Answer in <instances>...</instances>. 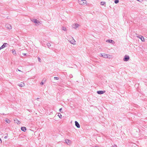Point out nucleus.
Wrapping results in <instances>:
<instances>
[{"instance_id": "nucleus-1", "label": "nucleus", "mask_w": 147, "mask_h": 147, "mask_svg": "<svg viewBox=\"0 0 147 147\" xmlns=\"http://www.w3.org/2000/svg\"><path fill=\"white\" fill-rule=\"evenodd\" d=\"M79 26V25L77 23H74L72 25V26L73 28L76 29Z\"/></svg>"}, {"instance_id": "nucleus-2", "label": "nucleus", "mask_w": 147, "mask_h": 147, "mask_svg": "<svg viewBox=\"0 0 147 147\" xmlns=\"http://www.w3.org/2000/svg\"><path fill=\"white\" fill-rule=\"evenodd\" d=\"M5 27L7 28L9 30H11L12 28L11 26L9 24H6L5 25Z\"/></svg>"}, {"instance_id": "nucleus-3", "label": "nucleus", "mask_w": 147, "mask_h": 147, "mask_svg": "<svg viewBox=\"0 0 147 147\" xmlns=\"http://www.w3.org/2000/svg\"><path fill=\"white\" fill-rule=\"evenodd\" d=\"M129 56L125 55V56L123 60L124 61H127L129 60Z\"/></svg>"}, {"instance_id": "nucleus-4", "label": "nucleus", "mask_w": 147, "mask_h": 147, "mask_svg": "<svg viewBox=\"0 0 147 147\" xmlns=\"http://www.w3.org/2000/svg\"><path fill=\"white\" fill-rule=\"evenodd\" d=\"M65 142L68 145H70L71 143V141L68 139L65 140Z\"/></svg>"}, {"instance_id": "nucleus-5", "label": "nucleus", "mask_w": 147, "mask_h": 147, "mask_svg": "<svg viewBox=\"0 0 147 147\" xmlns=\"http://www.w3.org/2000/svg\"><path fill=\"white\" fill-rule=\"evenodd\" d=\"M75 125L78 127V128H79L80 127V125L79 123L76 121H75Z\"/></svg>"}, {"instance_id": "nucleus-6", "label": "nucleus", "mask_w": 147, "mask_h": 147, "mask_svg": "<svg viewBox=\"0 0 147 147\" xmlns=\"http://www.w3.org/2000/svg\"><path fill=\"white\" fill-rule=\"evenodd\" d=\"M31 21L35 23H40V22L36 19H33L31 20Z\"/></svg>"}, {"instance_id": "nucleus-7", "label": "nucleus", "mask_w": 147, "mask_h": 147, "mask_svg": "<svg viewBox=\"0 0 147 147\" xmlns=\"http://www.w3.org/2000/svg\"><path fill=\"white\" fill-rule=\"evenodd\" d=\"M137 37L140 39L142 41H144V39L143 37L142 36H138Z\"/></svg>"}, {"instance_id": "nucleus-8", "label": "nucleus", "mask_w": 147, "mask_h": 147, "mask_svg": "<svg viewBox=\"0 0 147 147\" xmlns=\"http://www.w3.org/2000/svg\"><path fill=\"white\" fill-rule=\"evenodd\" d=\"M97 93L98 94H102L105 92V91H98L97 92Z\"/></svg>"}, {"instance_id": "nucleus-9", "label": "nucleus", "mask_w": 147, "mask_h": 147, "mask_svg": "<svg viewBox=\"0 0 147 147\" xmlns=\"http://www.w3.org/2000/svg\"><path fill=\"white\" fill-rule=\"evenodd\" d=\"M8 44H7V43H4L3 45H2V46L1 47V49H3L5 47H7V45H8Z\"/></svg>"}, {"instance_id": "nucleus-10", "label": "nucleus", "mask_w": 147, "mask_h": 147, "mask_svg": "<svg viewBox=\"0 0 147 147\" xmlns=\"http://www.w3.org/2000/svg\"><path fill=\"white\" fill-rule=\"evenodd\" d=\"M106 42L112 43L113 44L115 43L114 41L112 40H106Z\"/></svg>"}, {"instance_id": "nucleus-11", "label": "nucleus", "mask_w": 147, "mask_h": 147, "mask_svg": "<svg viewBox=\"0 0 147 147\" xmlns=\"http://www.w3.org/2000/svg\"><path fill=\"white\" fill-rule=\"evenodd\" d=\"M84 0H78V1L79 4L81 5H84L83 1Z\"/></svg>"}, {"instance_id": "nucleus-12", "label": "nucleus", "mask_w": 147, "mask_h": 147, "mask_svg": "<svg viewBox=\"0 0 147 147\" xmlns=\"http://www.w3.org/2000/svg\"><path fill=\"white\" fill-rule=\"evenodd\" d=\"M18 85L20 87H22L25 86V84L23 82H21L20 84H19Z\"/></svg>"}, {"instance_id": "nucleus-13", "label": "nucleus", "mask_w": 147, "mask_h": 147, "mask_svg": "<svg viewBox=\"0 0 147 147\" xmlns=\"http://www.w3.org/2000/svg\"><path fill=\"white\" fill-rule=\"evenodd\" d=\"M21 130L22 131L25 132L26 130V127H21Z\"/></svg>"}, {"instance_id": "nucleus-14", "label": "nucleus", "mask_w": 147, "mask_h": 147, "mask_svg": "<svg viewBox=\"0 0 147 147\" xmlns=\"http://www.w3.org/2000/svg\"><path fill=\"white\" fill-rule=\"evenodd\" d=\"M72 40L70 41V42L71 43V44H75L74 43L75 42V40L73 38H72Z\"/></svg>"}, {"instance_id": "nucleus-15", "label": "nucleus", "mask_w": 147, "mask_h": 147, "mask_svg": "<svg viewBox=\"0 0 147 147\" xmlns=\"http://www.w3.org/2000/svg\"><path fill=\"white\" fill-rule=\"evenodd\" d=\"M103 57L105 58H108V55L103 53Z\"/></svg>"}, {"instance_id": "nucleus-16", "label": "nucleus", "mask_w": 147, "mask_h": 147, "mask_svg": "<svg viewBox=\"0 0 147 147\" xmlns=\"http://www.w3.org/2000/svg\"><path fill=\"white\" fill-rule=\"evenodd\" d=\"M5 121H6L7 123H9L10 122V121L8 119H7L5 120Z\"/></svg>"}, {"instance_id": "nucleus-17", "label": "nucleus", "mask_w": 147, "mask_h": 147, "mask_svg": "<svg viewBox=\"0 0 147 147\" xmlns=\"http://www.w3.org/2000/svg\"><path fill=\"white\" fill-rule=\"evenodd\" d=\"M12 53L14 55L16 54V52L15 51V50H14V49L12 50Z\"/></svg>"}, {"instance_id": "nucleus-18", "label": "nucleus", "mask_w": 147, "mask_h": 147, "mask_svg": "<svg viewBox=\"0 0 147 147\" xmlns=\"http://www.w3.org/2000/svg\"><path fill=\"white\" fill-rule=\"evenodd\" d=\"M105 3H106L105 2L102 1L100 2V5H104Z\"/></svg>"}, {"instance_id": "nucleus-19", "label": "nucleus", "mask_w": 147, "mask_h": 147, "mask_svg": "<svg viewBox=\"0 0 147 147\" xmlns=\"http://www.w3.org/2000/svg\"><path fill=\"white\" fill-rule=\"evenodd\" d=\"M15 121L16 123H17V124H20V122L17 119H16V120H15Z\"/></svg>"}, {"instance_id": "nucleus-20", "label": "nucleus", "mask_w": 147, "mask_h": 147, "mask_svg": "<svg viewBox=\"0 0 147 147\" xmlns=\"http://www.w3.org/2000/svg\"><path fill=\"white\" fill-rule=\"evenodd\" d=\"M62 30L65 31H67V29L65 27H62Z\"/></svg>"}, {"instance_id": "nucleus-21", "label": "nucleus", "mask_w": 147, "mask_h": 147, "mask_svg": "<svg viewBox=\"0 0 147 147\" xmlns=\"http://www.w3.org/2000/svg\"><path fill=\"white\" fill-rule=\"evenodd\" d=\"M47 45L48 47H49L51 46V44L49 43H47Z\"/></svg>"}, {"instance_id": "nucleus-22", "label": "nucleus", "mask_w": 147, "mask_h": 147, "mask_svg": "<svg viewBox=\"0 0 147 147\" xmlns=\"http://www.w3.org/2000/svg\"><path fill=\"white\" fill-rule=\"evenodd\" d=\"M119 2V0H115L114 1L115 3L116 4L118 3Z\"/></svg>"}, {"instance_id": "nucleus-23", "label": "nucleus", "mask_w": 147, "mask_h": 147, "mask_svg": "<svg viewBox=\"0 0 147 147\" xmlns=\"http://www.w3.org/2000/svg\"><path fill=\"white\" fill-rule=\"evenodd\" d=\"M58 116L60 118H61L62 117V116L61 114L60 113H59L58 114Z\"/></svg>"}, {"instance_id": "nucleus-24", "label": "nucleus", "mask_w": 147, "mask_h": 147, "mask_svg": "<svg viewBox=\"0 0 147 147\" xmlns=\"http://www.w3.org/2000/svg\"><path fill=\"white\" fill-rule=\"evenodd\" d=\"M38 61H39L40 62H41V60L40 58L39 57H38Z\"/></svg>"}, {"instance_id": "nucleus-25", "label": "nucleus", "mask_w": 147, "mask_h": 147, "mask_svg": "<svg viewBox=\"0 0 147 147\" xmlns=\"http://www.w3.org/2000/svg\"><path fill=\"white\" fill-rule=\"evenodd\" d=\"M83 4H84V5H85V4L86 3V0H84V1L83 2Z\"/></svg>"}, {"instance_id": "nucleus-26", "label": "nucleus", "mask_w": 147, "mask_h": 147, "mask_svg": "<svg viewBox=\"0 0 147 147\" xmlns=\"http://www.w3.org/2000/svg\"><path fill=\"white\" fill-rule=\"evenodd\" d=\"M54 79L55 80H58L59 79V78L57 77H54Z\"/></svg>"}, {"instance_id": "nucleus-27", "label": "nucleus", "mask_w": 147, "mask_h": 147, "mask_svg": "<svg viewBox=\"0 0 147 147\" xmlns=\"http://www.w3.org/2000/svg\"><path fill=\"white\" fill-rule=\"evenodd\" d=\"M69 77L70 78H71L73 77V76L72 74H70L69 75Z\"/></svg>"}, {"instance_id": "nucleus-28", "label": "nucleus", "mask_w": 147, "mask_h": 147, "mask_svg": "<svg viewBox=\"0 0 147 147\" xmlns=\"http://www.w3.org/2000/svg\"><path fill=\"white\" fill-rule=\"evenodd\" d=\"M100 55L101 57H103V53H100Z\"/></svg>"}, {"instance_id": "nucleus-29", "label": "nucleus", "mask_w": 147, "mask_h": 147, "mask_svg": "<svg viewBox=\"0 0 147 147\" xmlns=\"http://www.w3.org/2000/svg\"><path fill=\"white\" fill-rule=\"evenodd\" d=\"M111 147H117L116 145H114L113 146H111Z\"/></svg>"}, {"instance_id": "nucleus-30", "label": "nucleus", "mask_w": 147, "mask_h": 147, "mask_svg": "<svg viewBox=\"0 0 147 147\" xmlns=\"http://www.w3.org/2000/svg\"><path fill=\"white\" fill-rule=\"evenodd\" d=\"M62 110V108L60 109H59V111L60 112H61Z\"/></svg>"}, {"instance_id": "nucleus-31", "label": "nucleus", "mask_w": 147, "mask_h": 147, "mask_svg": "<svg viewBox=\"0 0 147 147\" xmlns=\"http://www.w3.org/2000/svg\"><path fill=\"white\" fill-rule=\"evenodd\" d=\"M138 1H139L140 2H141L143 0H137Z\"/></svg>"}, {"instance_id": "nucleus-32", "label": "nucleus", "mask_w": 147, "mask_h": 147, "mask_svg": "<svg viewBox=\"0 0 147 147\" xmlns=\"http://www.w3.org/2000/svg\"><path fill=\"white\" fill-rule=\"evenodd\" d=\"M23 55H26V53H23Z\"/></svg>"}, {"instance_id": "nucleus-33", "label": "nucleus", "mask_w": 147, "mask_h": 147, "mask_svg": "<svg viewBox=\"0 0 147 147\" xmlns=\"http://www.w3.org/2000/svg\"><path fill=\"white\" fill-rule=\"evenodd\" d=\"M1 142H2V141H1V138H0V143H1Z\"/></svg>"}, {"instance_id": "nucleus-34", "label": "nucleus", "mask_w": 147, "mask_h": 147, "mask_svg": "<svg viewBox=\"0 0 147 147\" xmlns=\"http://www.w3.org/2000/svg\"><path fill=\"white\" fill-rule=\"evenodd\" d=\"M43 82H42L41 83V84L43 85Z\"/></svg>"}, {"instance_id": "nucleus-35", "label": "nucleus", "mask_w": 147, "mask_h": 147, "mask_svg": "<svg viewBox=\"0 0 147 147\" xmlns=\"http://www.w3.org/2000/svg\"><path fill=\"white\" fill-rule=\"evenodd\" d=\"M39 99V98H37L36 99V100H38V99Z\"/></svg>"}, {"instance_id": "nucleus-36", "label": "nucleus", "mask_w": 147, "mask_h": 147, "mask_svg": "<svg viewBox=\"0 0 147 147\" xmlns=\"http://www.w3.org/2000/svg\"><path fill=\"white\" fill-rule=\"evenodd\" d=\"M18 71H21V70H19V69H18Z\"/></svg>"}, {"instance_id": "nucleus-37", "label": "nucleus", "mask_w": 147, "mask_h": 147, "mask_svg": "<svg viewBox=\"0 0 147 147\" xmlns=\"http://www.w3.org/2000/svg\"><path fill=\"white\" fill-rule=\"evenodd\" d=\"M94 147H98V146H94Z\"/></svg>"}, {"instance_id": "nucleus-38", "label": "nucleus", "mask_w": 147, "mask_h": 147, "mask_svg": "<svg viewBox=\"0 0 147 147\" xmlns=\"http://www.w3.org/2000/svg\"><path fill=\"white\" fill-rule=\"evenodd\" d=\"M7 138V136H5V138Z\"/></svg>"}, {"instance_id": "nucleus-39", "label": "nucleus", "mask_w": 147, "mask_h": 147, "mask_svg": "<svg viewBox=\"0 0 147 147\" xmlns=\"http://www.w3.org/2000/svg\"><path fill=\"white\" fill-rule=\"evenodd\" d=\"M1 49H1V48L0 47V50H1Z\"/></svg>"}, {"instance_id": "nucleus-40", "label": "nucleus", "mask_w": 147, "mask_h": 147, "mask_svg": "<svg viewBox=\"0 0 147 147\" xmlns=\"http://www.w3.org/2000/svg\"><path fill=\"white\" fill-rule=\"evenodd\" d=\"M98 147H99L98 146Z\"/></svg>"}]
</instances>
